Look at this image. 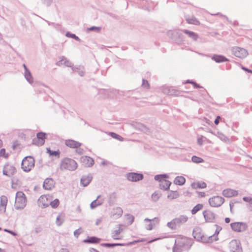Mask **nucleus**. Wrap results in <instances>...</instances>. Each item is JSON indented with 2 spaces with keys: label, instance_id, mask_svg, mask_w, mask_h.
<instances>
[{
  "label": "nucleus",
  "instance_id": "1",
  "mask_svg": "<svg viewBox=\"0 0 252 252\" xmlns=\"http://www.w3.org/2000/svg\"><path fill=\"white\" fill-rule=\"evenodd\" d=\"M193 243L191 239L182 237L177 238L173 248V252H183L190 249Z\"/></svg>",
  "mask_w": 252,
  "mask_h": 252
},
{
  "label": "nucleus",
  "instance_id": "2",
  "mask_svg": "<svg viewBox=\"0 0 252 252\" xmlns=\"http://www.w3.org/2000/svg\"><path fill=\"white\" fill-rule=\"evenodd\" d=\"M27 203V199L25 194L22 191H18L16 194L14 207L16 210L24 209Z\"/></svg>",
  "mask_w": 252,
  "mask_h": 252
},
{
  "label": "nucleus",
  "instance_id": "3",
  "mask_svg": "<svg viewBox=\"0 0 252 252\" xmlns=\"http://www.w3.org/2000/svg\"><path fill=\"white\" fill-rule=\"evenodd\" d=\"M77 167L76 162L71 158H65L62 160L60 164V168L62 170H68L73 171Z\"/></svg>",
  "mask_w": 252,
  "mask_h": 252
},
{
  "label": "nucleus",
  "instance_id": "4",
  "mask_svg": "<svg viewBox=\"0 0 252 252\" xmlns=\"http://www.w3.org/2000/svg\"><path fill=\"white\" fill-rule=\"evenodd\" d=\"M34 166V159L31 156L25 157L22 161L21 167L25 172H29Z\"/></svg>",
  "mask_w": 252,
  "mask_h": 252
},
{
  "label": "nucleus",
  "instance_id": "5",
  "mask_svg": "<svg viewBox=\"0 0 252 252\" xmlns=\"http://www.w3.org/2000/svg\"><path fill=\"white\" fill-rule=\"evenodd\" d=\"M232 54L239 58H244L248 54V51L244 48L239 47H234L232 49Z\"/></svg>",
  "mask_w": 252,
  "mask_h": 252
},
{
  "label": "nucleus",
  "instance_id": "6",
  "mask_svg": "<svg viewBox=\"0 0 252 252\" xmlns=\"http://www.w3.org/2000/svg\"><path fill=\"white\" fill-rule=\"evenodd\" d=\"M46 133L40 132L36 134V137L32 139V144L37 146H41L44 144L46 138Z\"/></svg>",
  "mask_w": 252,
  "mask_h": 252
},
{
  "label": "nucleus",
  "instance_id": "7",
  "mask_svg": "<svg viewBox=\"0 0 252 252\" xmlns=\"http://www.w3.org/2000/svg\"><path fill=\"white\" fill-rule=\"evenodd\" d=\"M230 226L232 230L236 232H243L245 231L248 227L246 223L243 222L231 223Z\"/></svg>",
  "mask_w": 252,
  "mask_h": 252
},
{
  "label": "nucleus",
  "instance_id": "8",
  "mask_svg": "<svg viewBox=\"0 0 252 252\" xmlns=\"http://www.w3.org/2000/svg\"><path fill=\"white\" fill-rule=\"evenodd\" d=\"M224 199L219 196H214L209 200L210 205L213 207H218L221 206L224 202Z\"/></svg>",
  "mask_w": 252,
  "mask_h": 252
},
{
  "label": "nucleus",
  "instance_id": "9",
  "mask_svg": "<svg viewBox=\"0 0 252 252\" xmlns=\"http://www.w3.org/2000/svg\"><path fill=\"white\" fill-rule=\"evenodd\" d=\"M229 249L231 252H242L240 242L237 240H233L230 242Z\"/></svg>",
  "mask_w": 252,
  "mask_h": 252
},
{
  "label": "nucleus",
  "instance_id": "10",
  "mask_svg": "<svg viewBox=\"0 0 252 252\" xmlns=\"http://www.w3.org/2000/svg\"><path fill=\"white\" fill-rule=\"evenodd\" d=\"M126 177L127 179L131 182H138L142 180L144 178L142 174L134 172L127 173Z\"/></svg>",
  "mask_w": 252,
  "mask_h": 252
},
{
  "label": "nucleus",
  "instance_id": "11",
  "mask_svg": "<svg viewBox=\"0 0 252 252\" xmlns=\"http://www.w3.org/2000/svg\"><path fill=\"white\" fill-rule=\"evenodd\" d=\"M16 172V168L12 165L6 164L3 169V174L8 177H11Z\"/></svg>",
  "mask_w": 252,
  "mask_h": 252
},
{
  "label": "nucleus",
  "instance_id": "12",
  "mask_svg": "<svg viewBox=\"0 0 252 252\" xmlns=\"http://www.w3.org/2000/svg\"><path fill=\"white\" fill-rule=\"evenodd\" d=\"M203 215L206 222H214V220L215 219V215L212 211L209 210H205L203 212Z\"/></svg>",
  "mask_w": 252,
  "mask_h": 252
},
{
  "label": "nucleus",
  "instance_id": "13",
  "mask_svg": "<svg viewBox=\"0 0 252 252\" xmlns=\"http://www.w3.org/2000/svg\"><path fill=\"white\" fill-rule=\"evenodd\" d=\"M54 187V182L52 178L46 179L43 183V187L45 189L50 190Z\"/></svg>",
  "mask_w": 252,
  "mask_h": 252
},
{
  "label": "nucleus",
  "instance_id": "14",
  "mask_svg": "<svg viewBox=\"0 0 252 252\" xmlns=\"http://www.w3.org/2000/svg\"><path fill=\"white\" fill-rule=\"evenodd\" d=\"M238 191L231 189H227L223 190L222 194L226 197H232L237 195Z\"/></svg>",
  "mask_w": 252,
  "mask_h": 252
},
{
  "label": "nucleus",
  "instance_id": "15",
  "mask_svg": "<svg viewBox=\"0 0 252 252\" xmlns=\"http://www.w3.org/2000/svg\"><path fill=\"white\" fill-rule=\"evenodd\" d=\"M60 59V60L56 63L57 65L60 66L61 65L64 64L67 67H71V68L73 67V63L67 60L64 56H62Z\"/></svg>",
  "mask_w": 252,
  "mask_h": 252
},
{
  "label": "nucleus",
  "instance_id": "16",
  "mask_svg": "<svg viewBox=\"0 0 252 252\" xmlns=\"http://www.w3.org/2000/svg\"><path fill=\"white\" fill-rule=\"evenodd\" d=\"M92 179L93 177L90 174L87 175H84L81 179V184L83 186L86 187L89 184Z\"/></svg>",
  "mask_w": 252,
  "mask_h": 252
},
{
  "label": "nucleus",
  "instance_id": "17",
  "mask_svg": "<svg viewBox=\"0 0 252 252\" xmlns=\"http://www.w3.org/2000/svg\"><path fill=\"white\" fill-rule=\"evenodd\" d=\"M81 161L82 162L85 164L86 166L88 167H91L94 164V160L93 159L87 156L82 157L81 158Z\"/></svg>",
  "mask_w": 252,
  "mask_h": 252
},
{
  "label": "nucleus",
  "instance_id": "18",
  "mask_svg": "<svg viewBox=\"0 0 252 252\" xmlns=\"http://www.w3.org/2000/svg\"><path fill=\"white\" fill-rule=\"evenodd\" d=\"M188 220V217L184 215H181L179 217L174 219L175 223H176L178 226L186 222Z\"/></svg>",
  "mask_w": 252,
  "mask_h": 252
},
{
  "label": "nucleus",
  "instance_id": "19",
  "mask_svg": "<svg viewBox=\"0 0 252 252\" xmlns=\"http://www.w3.org/2000/svg\"><path fill=\"white\" fill-rule=\"evenodd\" d=\"M123 210L120 207L114 208L111 212V215L115 218L117 219L121 217L123 214Z\"/></svg>",
  "mask_w": 252,
  "mask_h": 252
},
{
  "label": "nucleus",
  "instance_id": "20",
  "mask_svg": "<svg viewBox=\"0 0 252 252\" xmlns=\"http://www.w3.org/2000/svg\"><path fill=\"white\" fill-rule=\"evenodd\" d=\"M163 92L165 94H167L169 95H179L181 94V92L173 89L172 87L168 88L165 89Z\"/></svg>",
  "mask_w": 252,
  "mask_h": 252
},
{
  "label": "nucleus",
  "instance_id": "21",
  "mask_svg": "<svg viewBox=\"0 0 252 252\" xmlns=\"http://www.w3.org/2000/svg\"><path fill=\"white\" fill-rule=\"evenodd\" d=\"M65 145L70 148H77L80 147L81 144L72 140H67L65 141Z\"/></svg>",
  "mask_w": 252,
  "mask_h": 252
},
{
  "label": "nucleus",
  "instance_id": "22",
  "mask_svg": "<svg viewBox=\"0 0 252 252\" xmlns=\"http://www.w3.org/2000/svg\"><path fill=\"white\" fill-rule=\"evenodd\" d=\"M212 59L218 63L228 61V60L224 56L219 55H214L212 57Z\"/></svg>",
  "mask_w": 252,
  "mask_h": 252
},
{
  "label": "nucleus",
  "instance_id": "23",
  "mask_svg": "<svg viewBox=\"0 0 252 252\" xmlns=\"http://www.w3.org/2000/svg\"><path fill=\"white\" fill-rule=\"evenodd\" d=\"M215 226L217 227V229L216 230L215 234L209 237V240L208 242H212L213 241H216L218 240L217 235L219 233L220 231L221 230V227L217 224H216Z\"/></svg>",
  "mask_w": 252,
  "mask_h": 252
},
{
  "label": "nucleus",
  "instance_id": "24",
  "mask_svg": "<svg viewBox=\"0 0 252 252\" xmlns=\"http://www.w3.org/2000/svg\"><path fill=\"white\" fill-rule=\"evenodd\" d=\"M183 32L188 35V36L194 41H196L198 38V35L195 32L189 31L188 30H183Z\"/></svg>",
  "mask_w": 252,
  "mask_h": 252
},
{
  "label": "nucleus",
  "instance_id": "25",
  "mask_svg": "<svg viewBox=\"0 0 252 252\" xmlns=\"http://www.w3.org/2000/svg\"><path fill=\"white\" fill-rule=\"evenodd\" d=\"M135 127L136 129L143 131L145 133H149L150 132L149 128L143 124L138 123H136Z\"/></svg>",
  "mask_w": 252,
  "mask_h": 252
},
{
  "label": "nucleus",
  "instance_id": "26",
  "mask_svg": "<svg viewBox=\"0 0 252 252\" xmlns=\"http://www.w3.org/2000/svg\"><path fill=\"white\" fill-rule=\"evenodd\" d=\"M59 199H55L52 201H49V203H43V207L46 208L50 205L53 208H56L59 206Z\"/></svg>",
  "mask_w": 252,
  "mask_h": 252
},
{
  "label": "nucleus",
  "instance_id": "27",
  "mask_svg": "<svg viewBox=\"0 0 252 252\" xmlns=\"http://www.w3.org/2000/svg\"><path fill=\"white\" fill-rule=\"evenodd\" d=\"M171 184V183L170 181L165 180L161 183L159 184V188L161 189L167 190L169 189Z\"/></svg>",
  "mask_w": 252,
  "mask_h": 252
},
{
  "label": "nucleus",
  "instance_id": "28",
  "mask_svg": "<svg viewBox=\"0 0 252 252\" xmlns=\"http://www.w3.org/2000/svg\"><path fill=\"white\" fill-rule=\"evenodd\" d=\"M72 70L73 71H76L80 76H83L85 75V69L83 66H76L72 67Z\"/></svg>",
  "mask_w": 252,
  "mask_h": 252
},
{
  "label": "nucleus",
  "instance_id": "29",
  "mask_svg": "<svg viewBox=\"0 0 252 252\" xmlns=\"http://www.w3.org/2000/svg\"><path fill=\"white\" fill-rule=\"evenodd\" d=\"M100 195L97 197V198L94 200L90 204V207L91 209H94L96 208L97 206H98L101 205L103 203V201L101 200H98L99 198Z\"/></svg>",
  "mask_w": 252,
  "mask_h": 252
},
{
  "label": "nucleus",
  "instance_id": "30",
  "mask_svg": "<svg viewBox=\"0 0 252 252\" xmlns=\"http://www.w3.org/2000/svg\"><path fill=\"white\" fill-rule=\"evenodd\" d=\"M185 182L186 179L183 176H177L174 181V184L180 186L183 185L185 183Z\"/></svg>",
  "mask_w": 252,
  "mask_h": 252
},
{
  "label": "nucleus",
  "instance_id": "31",
  "mask_svg": "<svg viewBox=\"0 0 252 252\" xmlns=\"http://www.w3.org/2000/svg\"><path fill=\"white\" fill-rule=\"evenodd\" d=\"M192 188L197 189H203L206 187V184L205 182H197L191 184Z\"/></svg>",
  "mask_w": 252,
  "mask_h": 252
},
{
  "label": "nucleus",
  "instance_id": "32",
  "mask_svg": "<svg viewBox=\"0 0 252 252\" xmlns=\"http://www.w3.org/2000/svg\"><path fill=\"white\" fill-rule=\"evenodd\" d=\"M168 175L167 174H159L156 175L154 179L155 180L158 181L160 183H161L163 181L166 180V179L168 178Z\"/></svg>",
  "mask_w": 252,
  "mask_h": 252
},
{
  "label": "nucleus",
  "instance_id": "33",
  "mask_svg": "<svg viewBox=\"0 0 252 252\" xmlns=\"http://www.w3.org/2000/svg\"><path fill=\"white\" fill-rule=\"evenodd\" d=\"M24 76H25V78L26 79V80H27V81L30 84H32L33 83V78H32V75L31 74V72H30V70L24 72Z\"/></svg>",
  "mask_w": 252,
  "mask_h": 252
},
{
  "label": "nucleus",
  "instance_id": "34",
  "mask_svg": "<svg viewBox=\"0 0 252 252\" xmlns=\"http://www.w3.org/2000/svg\"><path fill=\"white\" fill-rule=\"evenodd\" d=\"M99 240L100 239L93 236L84 240L83 242L85 243H97L99 242Z\"/></svg>",
  "mask_w": 252,
  "mask_h": 252
},
{
  "label": "nucleus",
  "instance_id": "35",
  "mask_svg": "<svg viewBox=\"0 0 252 252\" xmlns=\"http://www.w3.org/2000/svg\"><path fill=\"white\" fill-rule=\"evenodd\" d=\"M179 194L177 191H170L168 192L167 198L169 199H174L178 198Z\"/></svg>",
  "mask_w": 252,
  "mask_h": 252
},
{
  "label": "nucleus",
  "instance_id": "36",
  "mask_svg": "<svg viewBox=\"0 0 252 252\" xmlns=\"http://www.w3.org/2000/svg\"><path fill=\"white\" fill-rule=\"evenodd\" d=\"M187 22L189 24L197 25L199 24V21L194 16L188 17L186 18Z\"/></svg>",
  "mask_w": 252,
  "mask_h": 252
},
{
  "label": "nucleus",
  "instance_id": "37",
  "mask_svg": "<svg viewBox=\"0 0 252 252\" xmlns=\"http://www.w3.org/2000/svg\"><path fill=\"white\" fill-rule=\"evenodd\" d=\"M161 196V193L159 191H155L151 196L152 199L154 202H157Z\"/></svg>",
  "mask_w": 252,
  "mask_h": 252
},
{
  "label": "nucleus",
  "instance_id": "38",
  "mask_svg": "<svg viewBox=\"0 0 252 252\" xmlns=\"http://www.w3.org/2000/svg\"><path fill=\"white\" fill-rule=\"evenodd\" d=\"M126 245L125 244H121V243H113V244H112V243H102L101 244V246H103V247H107V248H112V247H114L115 246H125Z\"/></svg>",
  "mask_w": 252,
  "mask_h": 252
},
{
  "label": "nucleus",
  "instance_id": "39",
  "mask_svg": "<svg viewBox=\"0 0 252 252\" xmlns=\"http://www.w3.org/2000/svg\"><path fill=\"white\" fill-rule=\"evenodd\" d=\"M203 208V205L202 204H198L195 206L191 210L192 214H195L198 211L201 210Z\"/></svg>",
  "mask_w": 252,
  "mask_h": 252
},
{
  "label": "nucleus",
  "instance_id": "40",
  "mask_svg": "<svg viewBox=\"0 0 252 252\" xmlns=\"http://www.w3.org/2000/svg\"><path fill=\"white\" fill-rule=\"evenodd\" d=\"M47 153L50 155V156H55L57 158H59L60 157V151H52L50 149V148H47Z\"/></svg>",
  "mask_w": 252,
  "mask_h": 252
},
{
  "label": "nucleus",
  "instance_id": "41",
  "mask_svg": "<svg viewBox=\"0 0 252 252\" xmlns=\"http://www.w3.org/2000/svg\"><path fill=\"white\" fill-rule=\"evenodd\" d=\"M122 231V229L119 228L117 230H115L113 231L112 234V237L115 239V240H119L121 239V237H118L117 235L120 234L121 232Z\"/></svg>",
  "mask_w": 252,
  "mask_h": 252
},
{
  "label": "nucleus",
  "instance_id": "42",
  "mask_svg": "<svg viewBox=\"0 0 252 252\" xmlns=\"http://www.w3.org/2000/svg\"><path fill=\"white\" fill-rule=\"evenodd\" d=\"M134 217L133 215L130 214H127L126 215V223L128 225H131L134 221Z\"/></svg>",
  "mask_w": 252,
  "mask_h": 252
},
{
  "label": "nucleus",
  "instance_id": "43",
  "mask_svg": "<svg viewBox=\"0 0 252 252\" xmlns=\"http://www.w3.org/2000/svg\"><path fill=\"white\" fill-rule=\"evenodd\" d=\"M191 160L193 162L196 163H200L204 162V160L202 158L195 156L192 157Z\"/></svg>",
  "mask_w": 252,
  "mask_h": 252
},
{
  "label": "nucleus",
  "instance_id": "44",
  "mask_svg": "<svg viewBox=\"0 0 252 252\" xmlns=\"http://www.w3.org/2000/svg\"><path fill=\"white\" fill-rule=\"evenodd\" d=\"M109 135L111 136L112 137L120 141H123L124 140V138L119 134L114 133V132H110Z\"/></svg>",
  "mask_w": 252,
  "mask_h": 252
},
{
  "label": "nucleus",
  "instance_id": "45",
  "mask_svg": "<svg viewBox=\"0 0 252 252\" xmlns=\"http://www.w3.org/2000/svg\"><path fill=\"white\" fill-rule=\"evenodd\" d=\"M167 225L172 230L175 229L176 228V227L177 226L176 223H175L174 219L172 220L170 222H168L167 224Z\"/></svg>",
  "mask_w": 252,
  "mask_h": 252
},
{
  "label": "nucleus",
  "instance_id": "46",
  "mask_svg": "<svg viewBox=\"0 0 252 252\" xmlns=\"http://www.w3.org/2000/svg\"><path fill=\"white\" fill-rule=\"evenodd\" d=\"M7 203V198L6 196L4 195H2L0 197V205L2 206H6Z\"/></svg>",
  "mask_w": 252,
  "mask_h": 252
},
{
  "label": "nucleus",
  "instance_id": "47",
  "mask_svg": "<svg viewBox=\"0 0 252 252\" xmlns=\"http://www.w3.org/2000/svg\"><path fill=\"white\" fill-rule=\"evenodd\" d=\"M66 36L67 37L72 38L77 41L80 40V38L78 36H77L75 34L71 33L69 32H66Z\"/></svg>",
  "mask_w": 252,
  "mask_h": 252
},
{
  "label": "nucleus",
  "instance_id": "48",
  "mask_svg": "<svg viewBox=\"0 0 252 252\" xmlns=\"http://www.w3.org/2000/svg\"><path fill=\"white\" fill-rule=\"evenodd\" d=\"M47 200H48V198L46 196H42L40 197V198L39 199V201L40 203L42 202V205L41 206L42 207H43V203H49V202H46V201H47Z\"/></svg>",
  "mask_w": 252,
  "mask_h": 252
},
{
  "label": "nucleus",
  "instance_id": "49",
  "mask_svg": "<svg viewBox=\"0 0 252 252\" xmlns=\"http://www.w3.org/2000/svg\"><path fill=\"white\" fill-rule=\"evenodd\" d=\"M88 31H94L97 32H99L101 30V28L99 27L93 26L89 28Z\"/></svg>",
  "mask_w": 252,
  "mask_h": 252
},
{
  "label": "nucleus",
  "instance_id": "50",
  "mask_svg": "<svg viewBox=\"0 0 252 252\" xmlns=\"http://www.w3.org/2000/svg\"><path fill=\"white\" fill-rule=\"evenodd\" d=\"M240 202L239 201H236L235 200H232L230 201L229 203V206L230 208V211L232 212V208L234 207V205L236 203Z\"/></svg>",
  "mask_w": 252,
  "mask_h": 252
},
{
  "label": "nucleus",
  "instance_id": "51",
  "mask_svg": "<svg viewBox=\"0 0 252 252\" xmlns=\"http://www.w3.org/2000/svg\"><path fill=\"white\" fill-rule=\"evenodd\" d=\"M63 222V220H61L60 216H58L56 219V224L58 226H60Z\"/></svg>",
  "mask_w": 252,
  "mask_h": 252
},
{
  "label": "nucleus",
  "instance_id": "52",
  "mask_svg": "<svg viewBox=\"0 0 252 252\" xmlns=\"http://www.w3.org/2000/svg\"><path fill=\"white\" fill-rule=\"evenodd\" d=\"M42 2L47 6H50L52 2V0H41Z\"/></svg>",
  "mask_w": 252,
  "mask_h": 252
},
{
  "label": "nucleus",
  "instance_id": "53",
  "mask_svg": "<svg viewBox=\"0 0 252 252\" xmlns=\"http://www.w3.org/2000/svg\"><path fill=\"white\" fill-rule=\"evenodd\" d=\"M80 229H81V228H79V229L75 230L74 231V236L76 238H78V236L82 233V232L80 231Z\"/></svg>",
  "mask_w": 252,
  "mask_h": 252
},
{
  "label": "nucleus",
  "instance_id": "54",
  "mask_svg": "<svg viewBox=\"0 0 252 252\" xmlns=\"http://www.w3.org/2000/svg\"><path fill=\"white\" fill-rule=\"evenodd\" d=\"M219 137L223 141H226L227 138L222 133H218Z\"/></svg>",
  "mask_w": 252,
  "mask_h": 252
},
{
  "label": "nucleus",
  "instance_id": "55",
  "mask_svg": "<svg viewBox=\"0 0 252 252\" xmlns=\"http://www.w3.org/2000/svg\"><path fill=\"white\" fill-rule=\"evenodd\" d=\"M192 234H193V235L194 238L197 239V240H199V238L202 239L201 235L199 234L198 236H197V233L196 232V231L194 229L193 231Z\"/></svg>",
  "mask_w": 252,
  "mask_h": 252
},
{
  "label": "nucleus",
  "instance_id": "56",
  "mask_svg": "<svg viewBox=\"0 0 252 252\" xmlns=\"http://www.w3.org/2000/svg\"><path fill=\"white\" fill-rule=\"evenodd\" d=\"M142 85L144 87L148 88L149 87V83L146 80L143 79Z\"/></svg>",
  "mask_w": 252,
  "mask_h": 252
},
{
  "label": "nucleus",
  "instance_id": "57",
  "mask_svg": "<svg viewBox=\"0 0 252 252\" xmlns=\"http://www.w3.org/2000/svg\"><path fill=\"white\" fill-rule=\"evenodd\" d=\"M243 200L246 202H250L252 204V198L250 197H244L243 198Z\"/></svg>",
  "mask_w": 252,
  "mask_h": 252
},
{
  "label": "nucleus",
  "instance_id": "58",
  "mask_svg": "<svg viewBox=\"0 0 252 252\" xmlns=\"http://www.w3.org/2000/svg\"><path fill=\"white\" fill-rule=\"evenodd\" d=\"M4 231L5 232H7L11 234H12L13 236H16L17 233L13 231H11L10 230L7 229H4Z\"/></svg>",
  "mask_w": 252,
  "mask_h": 252
},
{
  "label": "nucleus",
  "instance_id": "59",
  "mask_svg": "<svg viewBox=\"0 0 252 252\" xmlns=\"http://www.w3.org/2000/svg\"><path fill=\"white\" fill-rule=\"evenodd\" d=\"M6 206L0 205V213H3L5 212Z\"/></svg>",
  "mask_w": 252,
  "mask_h": 252
},
{
  "label": "nucleus",
  "instance_id": "60",
  "mask_svg": "<svg viewBox=\"0 0 252 252\" xmlns=\"http://www.w3.org/2000/svg\"><path fill=\"white\" fill-rule=\"evenodd\" d=\"M220 119H221V118L220 116H218L217 117L216 119H215V120L214 121V123L215 124V125H217L219 124L220 120Z\"/></svg>",
  "mask_w": 252,
  "mask_h": 252
},
{
  "label": "nucleus",
  "instance_id": "61",
  "mask_svg": "<svg viewBox=\"0 0 252 252\" xmlns=\"http://www.w3.org/2000/svg\"><path fill=\"white\" fill-rule=\"evenodd\" d=\"M153 223L152 222L150 223L147 226H146V229L147 230H151L153 229Z\"/></svg>",
  "mask_w": 252,
  "mask_h": 252
},
{
  "label": "nucleus",
  "instance_id": "62",
  "mask_svg": "<svg viewBox=\"0 0 252 252\" xmlns=\"http://www.w3.org/2000/svg\"><path fill=\"white\" fill-rule=\"evenodd\" d=\"M192 84L193 85L194 87L195 88H202V87L199 86L198 84H197L196 82H195L194 81L192 82Z\"/></svg>",
  "mask_w": 252,
  "mask_h": 252
},
{
  "label": "nucleus",
  "instance_id": "63",
  "mask_svg": "<svg viewBox=\"0 0 252 252\" xmlns=\"http://www.w3.org/2000/svg\"><path fill=\"white\" fill-rule=\"evenodd\" d=\"M197 143L199 145H202V144H203V140H202V137L198 138V139H197Z\"/></svg>",
  "mask_w": 252,
  "mask_h": 252
},
{
  "label": "nucleus",
  "instance_id": "64",
  "mask_svg": "<svg viewBox=\"0 0 252 252\" xmlns=\"http://www.w3.org/2000/svg\"><path fill=\"white\" fill-rule=\"evenodd\" d=\"M58 252H69V250L66 248H62Z\"/></svg>",
  "mask_w": 252,
  "mask_h": 252
}]
</instances>
